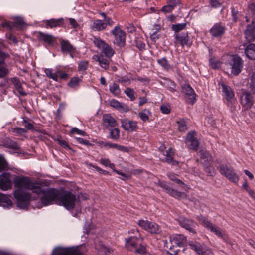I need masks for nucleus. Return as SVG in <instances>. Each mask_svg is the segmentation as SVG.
I'll return each mask as SVG.
<instances>
[{"mask_svg": "<svg viewBox=\"0 0 255 255\" xmlns=\"http://www.w3.org/2000/svg\"><path fill=\"white\" fill-rule=\"evenodd\" d=\"M91 28L94 31H100L106 29L105 25L101 20L96 19L94 21Z\"/></svg>", "mask_w": 255, "mask_h": 255, "instance_id": "obj_40", "label": "nucleus"}, {"mask_svg": "<svg viewBox=\"0 0 255 255\" xmlns=\"http://www.w3.org/2000/svg\"><path fill=\"white\" fill-rule=\"evenodd\" d=\"M45 73L47 76L55 81H58V77L56 73H52L51 69H46L45 70Z\"/></svg>", "mask_w": 255, "mask_h": 255, "instance_id": "obj_52", "label": "nucleus"}, {"mask_svg": "<svg viewBox=\"0 0 255 255\" xmlns=\"http://www.w3.org/2000/svg\"><path fill=\"white\" fill-rule=\"evenodd\" d=\"M166 87L171 92L176 91V84L172 81H169L167 82Z\"/></svg>", "mask_w": 255, "mask_h": 255, "instance_id": "obj_63", "label": "nucleus"}, {"mask_svg": "<svg viewBox=\"0 0 255 255\" xmlns=\"http://www.w3.org/2000/svg\"><path fill=\"white\" fill-rule=\"evenodd\" d=\"M245 35L246 38L249 41L255 40V25H248L245 31Z\"/></svg>", "mask_w": 255, "mask_h": 255, "instance_id": "obj_30", "label": "nucleus"}, {"mask_svg": "<svg viewBox=\"0 0 255 255\" xmlns=\"http://www.w3.org/2000/svg\"><path fill=\"white\" fill-rule=\"evenodd\" d=\"M64 19L60 18L58 19L51 18L46 20L45 26L47 28H54L63 27L64 23Z\"/></svg>", "mask_w": 255, "mask_h": 255, "instance_id": "obj_22", "label": "nucleus"}, {"mask_svg": "<svg viewBox=\"0 0 255 255\" xmlns=\"http://www.w3.org/2000/svg\"><path fill=\"white\" fill-rule=\"evenodd\" d=\"M118 82L124 85H128L131 83V78L126 76L120 77L118 79Z\"/></svg>", "mask_w": 255, "mask_h": 255, "instance_id": "obj_60", "label": "nucleus"}, {"mask_svg": "<svg viewBox=\"0 0 255 255\" xmlns=\"http://www.w3.org/2000/svg\"><path fill=\"white\" fill-rule=\"evenodd\" d=\"M175 149L170 147L166 151L165 158L162 159V161L173 166L178 165V161L174 159Z\"/></svg>", "mask_w": 255, "mask_h": 255, "instance_id": "obj_20", "label": "nucleus"}, {"mask_svg": "<svg viewBox=\"0 0 255 255\" xmlns=\"http://www.w3.org/2000/svg\"><path fill=\"white\" fill-rule=\"evenodd\" d=\"M102 122L104 128L115 127L117 125L116 120L110 114H105L103 115Z\"/></svg>", "mask_w": 255, "mask_h": 255, "instance_id": "obj_26", "label": "nucleus"}, {"mask_svg": "<svg viewBox=\"0 0 255 255\" xmlns=\"http://www.w3.org/2000/svg\"><path fill=\"white\" fill-rule=\"evenodd\" d=\"M95 249L99 255H109L114 252V249L106 246L101 241L98 242L95 245Z\"/></svg>", "mask_w": 255, "mask_h": 255, "instance_id": "obj_21", "label": "nucleus"}, {"mask_svg": "<svg viewBox=\"0 0 255 255\" xmlns=\"http://www.w3.org/2000/svg\"><path fill=\"white\" fill-rule=\"evenodd\" d=\"M94 59L99 62L100 66L105 70H107L109 67V61L105 58L103 55H95Z\"/></svg>", "mask_w": 255, "mask_h": 255, "instance_id": "obj_34", "label": "nucleus"}, {"mask_svg": "<svg viewBox=\"0 0 255 255\" xmlns=\"http://www.w3.org/2000/svg\"><path fill=\"white\" fill-rule=\"evenodd\" d=\"M142 237L140 234H138V236H130L128 238L125 239V247L129 251L133 252L138 243Z\"/></svg>", "mask_w": 255, "mask_h": 255, "instance_id": "obj_13", "label": "nucleus"}, {"mask_svg": "<svg viewBox=\"0 0 255 255\" xmlns=\"http://www.w3.org/2000/svg\"><path fill=\"white\" fill-rule=\"evenodd\" d=\"M115 38L114 44L120 47H123L126 44V33L120 26H115L111 31Z\"/></svg>", "mask_w": 255, "mask_h": 255, "instance_id": "obj_9", "label": "nucleus"}, {"mask_svg": "<svg viewBox=\"0 0 255 255\" xmlns=\"http://www.w3.org/2000/svg\"><path fill=\"white\" fill-rule=\"evenodd\" d=\"M11 82L14 85L16 89L17 90L18 92L20 95L22 96L26 95V93L24 92L23 88L22 87L21 82L19 79L17 77H14L11 79Z\"/></svg>", "mask_w": 255, "mask_h": 255, "instance_id": "obj_39", "label": "nucleus"}, {"mask_svg": "<svg viewBox=\"0 0 255 255\" xmlns=\"http://www.w3.org/2000/svg\"><path fill=\"white\" fill-rule=\"evenodd\" d=\"M110 92L115 96H119L121 94V90L119 86L116 83H113L109 86Z\"/></svg>", "mask_w": 255, "mask_h": 255, "instance_id": "obj_45", "label": "nucleus"}, {"mask_svg": "<svg viewBox=\"0 0 255 255\" xmlns=\"http://www.w3.org/2000/svg\"><path fill=\"white\" fill-rule=\"evenodd\" d=\"M146 231L151 234H159L161 232V230L159 225L155 223L151 222H150L148 229Z\"/></svg>", "mask_w": 255, "mask_h": 255, "instance_id": "obj_42", "label": "nucleus"}, {"mask_svg": "<svg viewBox=\"0 0 255 255\" xmlns=\"http://www.w3.org/2000/svg\"><path fill=\"white\" fill-rule=\"evenodd\" d=\"M180 225L193 234H196V226L197 223L193 220L187 218H181L179 221Z\"/></svg>", "mask_w": 255, "mask_h": 255, "instance_id": "obj_17", "label": "nucleus"}, {"mask_svg": "<svg viewBox=\"0 0 255 255\" xmlns=\"http://www.w3.org/2000/svg\"><path fill=\"white\" fill-rule=\"evenodd\" d=\"M2 145L4 147L8 149L16 150H19L20 147L18 143L10 139L9 138H6L4 139L2 142Z\"/></svg>", "mask_w": 255, "mask_h": 255, "instance_id": "obj_31", "label": "nucleus"}, {"mask_svg": "<svg viewBox=\"0 0 255 255\" xmlns=\"http://www.w3.org/2000/svg\"><path fill=\"white\" fill-rule=\"evenodd\" d=\"M221 62L218 60H216L214 58H211L209 59V64L213 69H219L221 67Z\"/></svg>", "mask_w": 255, "mask_h": 255, "instance_id": "obj_55", "label": "nucleus"}, {"mask_svg": "<svg viewBox=\"0 0 255 255\" xmlns=\"http://www.w3.org/2000/svg\"><path fill=\"white\" fill-rule=\"evenodd\" d=\"M59 193L60 191L56 188L44 190L40 198L42 204L46 206L52 204L54 202L58 204Z\"/></svg>", "mask_w": 255, "mask_h": 255, "instance_id": "obj_2", "label": "nucleus"}, {"mask_svg": "<svg viewBox=\"0 0 255 255\" xmlns=\"http://www.w3.org/2000/svg\"><path fill=\"white\" fill-rule=\"evenodd\" d=\"M76 201V195L70 191H60L58 205L63 206L68 210H71L75 208Z\"/></svg>", "mask_w": 255, "mask_h": 255, "instance_id": "obj_1", "label": "nucleus"}, {"mask_svg": "<svg viewBox=\"0 0 255 255\" xmlns=\"http://www.w3.org/2000/svg\"><path fill=\"white\" fill-rule=\"evenodd\" d=\"M226 27L221 22L216 23L214 24L210 29L209 33L213 37H221L225 34Z\"/></svg>", "mask_w": 255, "mask_h": 255, "instance_id": "obj_16", "label": "nucleus"}, {"mask_svg": "<svg viewBox=\"0 0 255 255\" xmlns=\"http://www.w3.org/2000/svg\"><path fill=\"white\" fill-rule=\"evenodd\" d=\"M13 24L14 27L18 28L19 29H21L24 27L25 22L22 18L20 17H17L15 19V21Z\"/></svg>", "mask_w": 255, "mask_h": 255, "instance_id": "obj_53", "label": "nucleus"}, {"mask_svg": "<svg viewBox=\"0 0 255 255\" xmlns=\"http://www.w3.org/2000/svg\"><path fill=\"white\" fill-rule=\"evenodd\" d=\"M225 177H226L230 182H232L235 184H237L239 180V176L235 172L234 169L229 173L228 174L226 175Z\"/></svg>", "mask_w": 255, "mask_h": 255, "instance_id": "obj_43", "label": "nucleus"}, {"mask_svg": "<svg viewBox=\"0 0 255 255\" xmlns=\"http://www.w3.org/2000/svg\"><path fill=\"white\" fill-rule=\"evenodd\" d=\"M240 92L241 104L246 109L250 108L254 102L252 94L245 89H241Z\"/></svg>", "mask_w": 255, "mask_h": 255, "instance_id": "obj_11", "label": "nucleus"}, {"mask_svg": "<svg viewBox=\"0 0 255 255\" xmlns=\"http://www.w3.org/2000/svg\"><path fill=\"white\" fill-rule=\"evenodd\" d=\"M28 189L32 190L33 193L37 195L42 193L44 190V189H42L41 183L37 182H33L32 181L29 186L28 187Z\"/></svg>", "mask_w": 255, "mask_h": 255, "instance_id": "obj_37", "label": "nucleus"}, {"mask_svg": "<svg viewBox=\"0 0 255 255\" xmlns=\"http://www.w3.org/2000/svg\"><path fill=\"white\" fill-rule=\"evenodd\" d=\"M157 61L164 69L168 70L171 69V66L166 58L163 57L161 59H157Z\"/></svg>", "mask_w": 255, "mask_h": 255, "instance_id": "obj_48", "label": "nucleus"}, {"mask_svg": "<svg viewBox=\"0 0 255 255\" xmlns=\"http://www.w3.org/2000/svg\"><path fill=\"white\" fill-rule=\"evenodd\" d=\"M182 92L185 94V98L186 102L188 104L193 105L195 102L196 94L193 90L188 83H185L181 86Z\"/></svg>", "mask_w": 255, "mask_h": 255, "instance_id": "obj_10", "label": "nucleus"}, {"mask_svg": "<svg viewBox=\"0 0 255 255\" xmlns=\"http://www.w3.org/2000/svg\"><path fill=\"white\" fill-rule=\"evenodd\" d=\"M121 127L126 131L132 132L138 129L137 123L136 121L129 120L127 118L121 119Z\"/></svg>", "mask_w": 255, "mask_h": 255, "instance_id": "obj_15", "label": "nucleus"}, {"mask_svg": "<svg viewBox=\"0 0 255 255\" xmlns=\"http://www.w3.org/2000/svg\"><path fill=\"white\" fill-rule=\"evenodd\" d=\"M110 105L111 107L116 109L120 112L126 113L129 110L126 104L121 103L115 99H112L110 101Z\"/></svg>", "mask_w": 255, "mask_h": 255, "instance_id": "obj_27", "label": "nucleus"}, {"mask_svg": "<svg viewBox=\"0 0 255 255\" xmlns=\"http://www.w3.org/2000/svg\"><path fill=\"white\" fill-rule=\"evenodd\" d=\"M176 123L178 125V130L180 131L184 132L185 130H187L188 127L186 119L184 118L180 119Z\"/></svg>", "mask_w": 255, "mask_h": 255, "instance_id": "obj_44", "label": "nucleus"}, {"mask_svg": "<svg viewBox=\"0 0 255 255\" xmlns=\"http://www.w3.org/2000/svg\"><path fill=\"white\" fill-rule=\"evenodd\" d=\"M51 255H83V253L78 247L55 248Z\"/></svg>", "mask_w": 255, "mask_h": 255, "instance_id": "obj_5", "label": "nucleus"}, {"mask_svg": "<svg viewBox=\"0 0 255 255\" xmlns=\"http://www.w3.org/2000/svg\"><path fill=\"white\" fill-rule=\"evenodd\" d=\"M158 185L165 190V191L168 194L171 188L169 185L164 181H159Z\"/></svg>", "mask_w": 255, "mask_h": 255, "instance_id": "obj_62", "label": "nucleus"}, {"mask_svg": "<svg viewBox=\"0 0 255 255\" xmlns=\"http://www.w3.org/2000/svg\"><path fill=\"white\" fill-rule=\"evenodd\" d=\"M202 164L204 166L203 170L206 173L208 176H213L215 175V171L214 167L211 165L210 161L205 160L202 161Z\"/></svg>", "mask_w": 255, "mask_h": 255, "instance_id": "obj_35", "label": "nucleus"}, {"mask_svg": "<svg viewBox=\"0 0 255 255\" xmlns=\"http://www.w3.org/2000/svg\"><path fill=\"white\" fill-rule=\"evenodd\" d=\"M14 197L17 201V205L20 209L26 208L30 204L31 194L24 192L21 189H16Z\"/></svg>", "mask_w": 255, "mask_h": 255, "instance_id": "obj_3", "label": "nucleus"}, {"mask_svg": "<svg viewBox=\"0 0 255 255\" xmlns=\"http://www.w3.org/2000/svg\"><path fill=\"white\" fill-rule=\"evenodd\" d=\"M98 143L105 148H115L119 151L124 152H128L129 151V149L127 147L120 145L118 144L103 141L99 142Z\"/></svg>", "mask_w": 255, "mask_h": 255, "instance_id": "obj_25", "label": "nucleus"}, {"mask_svg": "<svg viewBox=\"0 0 255 255\" xmlns=\"http://www.w3.org/2000/svg\"><path fill=\"white\" fill-rule=\"evenodd\" d=\"M217 169H218L220 173L225 177L234 169L233 167H228L225 164L219 165L217 167Z\"/></svg>", "mask_w": 255, "mask_h": 255, "instance_id": "obj_41", "label": "nucleus"}, {"mask_svg": "<svg viewBox=\"0 0 255 255\" xmlns=\"http://www.w3.org/2000/svg\"><path fill=\"white\" fill-rule=\"evenodd\" d=\"M29 119H23V121L22 122V125L25 127V128L28 130H30L32 131H35L36 132H41L40 130L38 129H36L34 128V126L33 124L30 122H29Z\"/></svg>", "mask_w": 255, "mask_h": 255, "instance_id": "obj_49", "label": "nucleus"}, {"mask_svg": "<svg viewBox=\"0 0 255 255\" xmlns=\"http://www.w3.org/2000/svg\"><path fill=\"white\" fill-rule=\"evenodd\" d=\"M0 205L9 208L12 207V202L8 195L0 193Z\"/></svg>", "mask_w": 255, "mask_h": 255, "instance_id": "obj_36", "label": "nucleus"}, {"mask_svg": "<svg viewBox=\"0 0 255 255\" xmlns=\"http://www.w3.org/2000/svg\"><path fill=\"white\" fill-rule=\"evenodd\" d=\"M197 219L201 222V224L206 229L210 230V232L214 233L216 235L219 237L223 236L224 233L221 229L216 225L211 223L206 217L202 215L197 217Z\"/></svg>", "mask_w": 255, "mask_h": 255, "instance_id": "obj_7", "label": "nucleus"}, {"mask_svg": "<svg viewBox=\"0 0 255 255\" xmlns=\"http://www.w3.org/2000/svg\"><path fill=\"white\" fill-rule=\"evenodd\" d=\"M93 43L96 47L102 49V53L107 58H111L115 54V51L112 47L100 37H95Z\"/></svg>", "mask_w": 255, "mask_h": 255, "instance_id": "obj_6", "label": "nucleus"}, {"mask_svg": "<svg viewBox=\"0 0 255 255\" xmlns=\"http://www.w3.org/2000/svg\"><path fill=\"white\" fill-rule=\"evenodd\" d=\"M82 79L83 76H74L71 78L69 82L67 84V85L70 88L76 89L80 86V83L82 82Z\"/></svg>", "mask_w": 255, "mask_h": 255, "instance_id": "obj_38", "label": "nucleus"}, {"mask_svg": "<svg viewBox=\"0 0 255 255\" xmlns=\"http://www.w3.org/2000/svg\"><path fill=\"white\" fill-rule=\"evenodd\" d=\"M61 50L62 52L69 53L74 51L75 48L67 40L62 39L60 41Z\"/></svg>", "mask_w": 255, "mask_h": 255, "instance_id": "obj_33", "label": "nucleus"}, {"mask_svg": "<svg viewBox=\"0 0 255 255\" xmlns=\"http://www.w3.org/2000/svg\"><path fill=\"white\" fill-rule=\"evenodd\" d=\"M31 180L28 177H19L14 180L15 187L18 188H21L22 187L28 189V187L31 184Z\"/></svg>", "mask_w": 255, "mask_h": 255, "instance_id": "obj_23", "label": "nucleus"}, {"mask_svg": "<svg viewBox=\"0 0 255 255\" xmlns=\"http://www.w3.org/2000/svg\"><path fill=\"white\" fill-rule=\"evenodd\" d=\"M174 36L175 39L174 43L176 45L179 44L182 47H184L185 46H187L188 47L191 46V44L190 43V37L187 32L182 33H176Z\"/></svg>", "mask_w": 255, "mask_h": 255, "instance_id": "obj_14", "label": "nucleus"}, {"mask_svg": "<svg viewBox=\"0 0 255 255\" xmlns=\"http://www.w3.org/2000/svg\"><path fill=\"white\" fill-rule=\"evenodd\" d=\"M188 245L197 255H215L212 249L196 241H189Z\"/></svg>", "mask_w": 255, "mask_h": 255, "instance_id": "obj_4", "label": "nucleus"}, {"mask_svg": "<svg viewBox=\"0 0 255 255\" xmlns=\"http://www.w3.org/2000/svg\"><path fill=\"white\" fill-rule=\"evenodd\" d=\"M174 9V8H173L171 5L167 4L166 5L163 6L160 11L164 13H170L172 12V11Z\"/></svg>", "mask_w": 255, "mask_h": 255, "instance_id": "obj_64", "label": "nucleus"}, {"mask_svg": "<svg viewBox=\"0 0 255 255\" xmlns=\"http://www.w3.org/2000/svg\"><path fill=\"white\" fill-rule=\"evenodd\" d=\"M149 110L144 109L142 112L138 113V116L141 119V120L144 122H147L149 120L148 114H150Z\"/></svg>", "mask_w": 255, "mask_h": 255, "instance_id": "obj_47", "label": "nucleus"}, {"mask_svg": "<svg viewBox=\"0 0 255 255\" xmlns=\"http://www.w3.org/2000/svg\"><path fill=\"white\" fill-rule=\"evenodd\" d=\"M38 34V38L39 40L42 41L44 43L47 44L48 45H54L55 39L52 35L44 33L41 31H39Z\"/></svg>", "mask_w": 255, "mask_h": 255, "instance_id": "obj_28", "label": "nucleus"}, {"mask_svg": "<svg viewBox=\"0 0 255 255\" xmlns=\"http://www.w3.org/2000/svg\"><path fill=\"white\" fill-rule=\"evenodd\" d=\"M195 132L194 131L189 132L187 135L186 143L190 149L197 150L199 146V142L195 137Z\"/></svg>", "mask_w": 255, "mask_h": 255, "instance_id": "obj_18", "label": "nucleus"}, {"mask_svg": "<svg viewBox=\"0 0 255 255\" xmlns=\"http://www.w3.org/2000/svg\"><path fill=\"white\" fill-rule=\"evenodd\" d=\"M139 244L138 243L134 249L133 252L136 254H139L141 255H145L147 251V245L144 242V238L142 237L139 241Z\"/></svg>", "mask_w": 255, "mask_h": 255, "instance_id": "obj_29", "label": "nucleus"}, {"mask_svg": "<svg viewBox=\"0 0 255 255\" xmlns=\"http://www.w3.org/2000/svg\"><path fill=\"white\" fill-rule=\"evenodd\" d=\"M200 158L203 161L207 160L210 161L211 156L209 152L207 150H201L199 152Z\"/></svg>", "mask_w": 255, "mask_h": 255, "instance_id": "obj_58", "label": "nucleus"}, {"mask_svg": "<svg viewBox=\"0 0 255 255\" xmlns=\"http://www.w3.org/2000/svg\"><path fill=\"white\" fill-rule=\"evenodd\" d=\"M166 249H168L169 251H167V254L169 255H178L179 250L175 248V246L171 243V248L168 246H164Z\"/></svg>", "mask_w": 255, "mask_h": 255, "instance_id": "obj_61", "label": "nucleus"}, {"mask_svg": "<svg viewBox=\"0 0 255 255\" xmlns=\"http://www.w3.org/2000/svg\"><path fill=\"white\" fill-rule=\"evenodd\" d=\"M232 21L234 22H236L238 20L240 19V17L242 15L239 12V11L236 10L234 7L231 8Z\"/></svg>", "mask_w": 255, "mask_h": 255, "instance_id": "obj_56", "label": "nucleus"}, {"mask_svg": "<svg viewBox=\"0 0 255 255\" xmlns=\"http://www.w3.org/2000/svg\"><path fill=\"white\" fill-rule=\"evenodd\" d=\"M110 138L114 140H117L120 138V130L118 128L110 129Z\"/></svg>", "mask_w": 255, "mask_h": 255, "instance_id": "obj_50", "label": "nucleus"}, {"mask_svg": "<svg viewBox=\"0 0 255 255\" xmlns=\"http://www.w3.org/2000/svg\"><path fill=\"white\" fill-rule=\"evenodd\" d=\"M124 92L125 94L130 98V100L131 101H133L135 99V97L134 95L135 92L133 89L129 87H128L125 89Z\"/></svg>", "mask_w": 255, "mask_h": 255, "instance_id": "obj_54", "label": "nucleus"}, {"mask_svg": "<svg viewBox=\"0 0 255 255\" xmlns=\"http://www.w3.org/2000/svg\"><path fill=\"white\" fill-rule=\"evenodd\" d=\"M59 145L64 149H68L74 152V150L71 148L68 145V143L64 140H63L61 136H58L56 139Z\"/></svg>", "mask_w": 255, "mask_h": 255, "instance_id": "obj_46", "label": "nucleus"}, {"mask_svg": "<svg viewBox=\"0 0 255 255\" xmlns=\"http://www.w3.org/2000/svg\"><path fill=\"white\" fill-rule=\"evenodd\" d=\"M10 174L8 172H5L0 175V189L7 190L11 186V181L10 180Z\"/></svg>", "mask_w": 255, "mask_h": 255, "instance_id": "obj_19", "label": "nucleus"}, {"mask_svg": "<svg viewBox=\"0 0 255 255\" xmlns=\"http://www.w3.org/2000/svg\"><path fill=\"white\" fill-rule=\"evenodd\" d=\"M230 64L231 66V73L234 75H239L243 66L242 58L238 55H234L231 58Z\"/></svg>", "mask_w": 255, "mask_h": 255, "instance_id": "obj_12", "label": "nucleus"}, {"mask_svg": "<svg viewBox=\"0 0 255 255\" xmlns=\"http://www.w3.org/2000/svg\"><path fill=\"white\" fill-rule=\"evenodd\" d=\"M186 23H178L177 24H173L172 25L171 28L172 30L174 31L176 33H179V32L181 30H182L186 28Z\"/></svg>", "mask_w": 255, "mask_h": 255, "instance_id": "obj_51", "label": "nucleus"}, {"mask_svg": "<svg viewBox=\"0 0 255 255\" xmlns=\"http://www.w3.org/2000/svg\"><path fill=\"white\" fill-rule=\"evenodd\" d=\"M187 241V237L183 234L172 235L169 236V240H165L163 241L164 246H169L170 248H171V243L173 244V242L177 247H183L186 245Z\"/></svg>", "mask_w": 255, "mask_h": 255, "instance_id": "obj_8", "label": "nucleus"}, {"mask_svg": "<svg viewBox=\"0 0 255 255\" xmlns=\"http://www.w3.org/2000/svg\"><path fill=\"white\" fill-rule=\"evenodd\" d=\"M219 85L222 87V92L224 94L226 100L228 102H231L235 96L234 92L231 87L223 82L219 83Z\"/></svg>", "mask_w": 255, "mask_h": 255, "instance_id": "obj_24", "label": "nucleus"}, {"mask_svg": "<svg viewBox=\"0 0 255 255\" xmlns=\"http://www.w3.org/2000/svg\"><path fill=\"white\" fill-rule=\"evenodd\" d=\"M168 194L176 198H180L183 197L184 194V192L178 191L176 190L171 188Z\"/></svg>", "mask_w": 255, "mask_h": 255, "instance_id": "obj_57", "label": "nucleus"}, {"mask_svg": "<svg viewBox=\"0 0 255 255\" xmlns=\"http://www.w3.org/2000/svg\"><path fill=\"white\" fill-rule=\"evenodd\" d=\"M4 64V60L0 61V78H2L6 76L8 73V70L2 65Z\"/></svg>", "mask_w": 255, "mask_h": 255, "instance_id": "obj_59", "label": "nucleus"}, {"mask_svg": "<svg viewBox=\"0 0 255 255\" xmlns=\"http://www.w3.org/2000/svg\"><path fill=\"white\" fill-rule=\"evenodd\" d=\"M244 52L248 59L255 60V44L250 43L247 45L245 47Z\"/></svg>", "mask_w": 255, "mask_h": 255, "instance_id": "obj_32", "label": "nucleus"}]
</instances>
